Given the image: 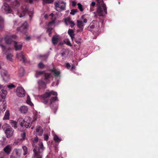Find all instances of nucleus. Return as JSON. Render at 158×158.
Segmentation results:
<instances>
[{"label": "nucleus", "mask_w": 158, "mask_h": 158, "mask_svg": "<svg viewBox=\"0 0 158 158\" xmlns=\"http://www.w3.org/2000/svg\"><path fill=\"white\" fill-rule=\"evenodd\" d=\"M21 136L22 137V139H25V137L26 136V133L25 132H24L22 134H21Z\"/></svg>", "instance_id": "obj_47"}, {"label": "nucleus", "mask_w": 158, "mask_h": 158, "mask_svg": "<svg viewBox=\"0 0 158 158\" xmlns=\"http://www.w3.org/2000/svg\"><path fill=\"white\" fill-rule=\"evenodd\" d=\"M50 71L53 73L55 77H60V73L59 70L55 68H53L52 69H50Z\"/></svg>", "instance_id": "obj_13"}, {"label": "nucleus", "mask_w": 158, "mask_h": 158, "mask_svg": "<svg viewBox=\"0 0 158 158\" xmlns=\"http://www.w3.org/2000/svg\"><path fill=\"white\" fill-rule=\"evenodd\" d=\"M10 113L9 110H7L5 112L4 116L3 118V120L8 119L10 118Z\"/></svg>", "instance_id": "obj_25"}, {"label": "nucleus", "mask_w": 158, "mask_h": 158, "mask_svg": "<svg viewBox=\"0 0 158 158\" xmlns=\"http://www.w3.org/2000/svg\"><path fill=\"white\" fill-rule=\"evenodd\" d=\"M53 139L56 143H59L61 140L60 138H59L56 135L54 136Z\"/></svg>", "instance_id": "obj_27"}, {"label": "nucleus", "mask_w": 158, "mask_h": 158, "mask_svg": "<svg viewBox=\"0 0 158 158\" xmlns=\"http://www.w3.org/2000/svg\"><path fill=\"white\" fill-rule=\"evenodd\" d=\"M12 55L10 53H9L7 54L6 56V58L7 59L11 61L12 60Z\"/></svg>", "instance_id": "obj_31"}, {"label": "nucleus", "mask_w": 158, "mask_h": 158, "mask_svg": "<svg viewBox=\"0 0 158 158\" xmlns=\"http://www.w3.org/2000/svg\"><path fill=\"white\" fill-rule=\"evenodd\" d=\"M53 0H43V3H51L53 2Z\"/></svg>", "instance_id": "obj_34"}, {"label": "nucleus", "mask_w": 158, "mask_h": 158, "mask_svg": "<svg viewBox=\"0 0 158 158\" xmlns=\"http://www.w3.org/2000/svg\"><path fill=\"white\" fill-rule=\"evenodd\" d=\"M60 54L61 56H63L65 55V52H63L61 53Z\"/></svg>", "instance_id": "obj_56"}, {"label": "nucleus", "mask_w": 158, "mask_h": 158, "mask_svg": "<svg viewBox=\"0 0 158 158\" xmlns=\"http://www.w3.org/2000/svg\"><path fill=\"white\" fill-rule=\"evenodd\" d=\"M64 21L65 23L67 25L68 23H70V22H72V21L70 20V18H65L64 19Z\"/></svg>", "instance_id": "obj_37"}, {"label": "nucleus", "mask_w": 158, "mask_h": 158, "mask_svg": "<svg viewBox=\"0 0 158 158\" xmlns=\"http://www.w3.org/2000/svg\"><path fill=\"white\" fill-rule=\"evenodd\" d=\"M55 23V21H52L51 22H50L48 23V26H51L53 24H54Z\"/></svg>", "instance_id": "obj_50"}, {"label": "nucleus", "mask_w": 158, "mask_h": 158, "mask_svg": "<svg viewBox=\"0 0 158 158\" xmlns=\"http://www.w3.org/2000/svg\"><path fill=\"white\" fill-rule=\"evenodd\" d=\"M28 10V8L27 7H26L25 9L23 10V11L20 14L19 17H23V16H24L27 12V11Z\"/></svg>", "instance_id": "obj_30"}, {"label": "nucleus", "mask_w": 158, "mask_h": 158, "mask_svg": "<svg viewBox=\"0 0 158 158\" xmlns=\"http://www.w3.org/2000/svg\"><path fill=\"white\" fill-rule=\"evenodd\" d=\"M30 39V37L29 36L27 37L26 38V40H29Z\"/></svg>", "instance_id": "obj_60"}, {"label": "nucleus", "mask_w": 158, "mask_h": 158, "mask_svg": "<svg viewBox=\"0 0 158 158\" xmlns=\"http://www.w3.org/2000/svg\"><path fill=\"white\" fill-rule=\"evenodd\" d=\"M0 46L2 48L3 51V52H4L5 51V50H6V48H5V46L4 45H2V44H0Z\"/></svg>", "instance_id": "obj_49"}, {"label": "nucleus", "mask_w": 158, "mask_h": 158, "mask_svg": "<svg viewBox=\"0 0 158 158\" xmlns=\"http://www.w3.org/2000/svg\"><path fill=\"white\" fill-rule=\"evenodd\" d=\"M11 5L12 8L14 10L19 11V7L20 6V3L19 0H15V1L11 3Z\"/></svg>", "instance_id": "obj_11"}, {"label": "nucleus", "mask_w": 158, "mask_h": 158, "mask_svg": "<svg viewBox=\"0 0 158 158\" xmlns=\"http://www.w3.org/2000/svg\"><path fill=\"white\" fill-rule=\"evenodd\" d=\"M79 29L77 30V32H81L82 31L83 27H79Z\"/></svg>", "instance_id": "obj_48"}, {"label": "nucleus", "mask_w": 158, "mask_h": 158, "mask_svg": "<svg viewBox=\"0 0 158 158\" xmlns=\"http://www.w3.org/2000/svg\"><path fill=\"white\" fill-rule=\"evenodd\" d=\"M66 44L67 45L70 46H72L69 41H67L66 43Z\"/></svg>", "instance_id": "obj_54"}, {"label": "nucleus", "mask_w": 158, "mask_h": 158, "mask_svg": "<svg viewBox=\"0 0 158 158\" xmlns=\"http://www.w3.org/2000/svg\"><path fill=\"white\" fill-rule=\"evenodd\" d=\"M40 69H42L44 67V65L41 62L38 65Z\"/></svg>", "instance_id": "obj_38"}, {"label": "nucleus", "mask_w": 158, "mask_h": 158, "mask_svg": "<svg viewBox=\"0 0 158 158\" xmlns=\"http://www.w3.org/2000/svg\"><path fill=\"white\" fill-rule=\"evenodd\" d=\"M44 80L47 81L51 78V74L50 73H44Z\"/></svg>", "instance_id": "obj_26"}, {"label": "nucleus", "mask_w": 158, "mask_h": 158, "mask_svg": "<svg viewBox=\"0 0 158 158\" xmlns=\"http://www.w3.org/2000/svg\"><path fill=\"white\" fill-rule=\"evenodd\" d=\"M5 153L3 152H0V158H4Z\"/></svg>", "instance_id": "obj_45"}, {"label": "nucleus", "mask_w": 158, "mask_h": 158, "mask_svg": "<svg viewBox=\"0 0 158 158\" xmlns=\"http://www.w3.org/2000/svg\"><path fill=\"white\" fill-rule=\"evenodd\" d=\"M2 9L6 13H10L11 12V10L8 4L4 3L2 6Z\"/></svg>", "instance_id": "obj_12"}, {"label": "nucleus", "mask_w": 158, "mask_h": 158, "mask_svg": "<svg viewBox=\"0 0 158 158\" xmlns=\"http://www.w3.org/2000/svg\"><path fill=\"white\" fill-rule=\"evenodd\" d=\"M53 30V28L52 27L48 28L47 30V32L48 34V35L50 36L52 34V31Z\"/></svg>", "instance_id": "obj_33"}, {"label": "nucleus", "mask_w": 158, "mask_h": 158, "mask_svg": "<svg viewBox=\"0 0 158 158\" xmlns=\"http://www.w3.org/2000/svg\"><path fill=\"white\" fill-rule=\"evenodd\" d=\"M98 6L97 12L100 16H104L107 14L106 5L103 3V0H97Z\"/></svg>", "instance_id": "obj_2"}, {"label": "nucleus", "mask_w": 158, "mask_h": 158, "mask_svg": "<svg viewBox=\"0 0 158 158\" xmlns=\"http://www.w3.org/2000/svg\"><path fill=\"white\" fill-rule=\"evenodd\" d=\"M16 155L18 156H19L21 154V151L19 149H15V150Z\"/></svg>", "instance_id": "obj_39"}, {"label": "nucleus", "mask_w": 158, "mask_h": 158, "mask_svg": "<svg viewBox=\"0 0 158 158\" xmlns=\"http://www.w3.org/2000/svg\"><path fill=\"white\" fill-rule=\"evenodd\" d=\"M76 3L75 2H74V1L72 2V5L73 6H75L76 5Z\"/></svg>", "instance_id": "obj_55"}, {"label": "nucleus", "mask_w": 158, "mask_h": 158, "mask_svg": "<svg viewBox=\"0 0 158 158\" xmlns=\"http://www.w3.org/2000/svg\"><path fill=\"white\" fill-rule=\"evenodd\" d=\"M95 22V21H94L90 23L88 27V30L92 31L95 28V25L94 24V22Z\"/></svg>", "instance_id": "obj_21"}, {"label": "nucleus", "mask_w": 158, "mask_h": 158, "mask_svg": "<svg viewBox=\"0 0 158 158\" xmlns=\"http://www.w3.org/2000/svg\"><path fill=\"white\" fill-rule=\"evenodd\" d=\"M43 133V130L42 128L40 126L37 127L36 129L35 134L36 136L41 135Z\"/></svg>", "instance_id": "obj_17"}, {"label": "nucleus", "mask_w": 158, "mask_h": 158, "mask_svg": "<svg viewBox=\"0 0 158 158\" xmlns=\"http://www.w3.org/2000/svg\"><path fill=\"white\" fill-rule=\"evenodd\" d=\"M38 83L39 85L42 87L45 88L46 85V83L43 80H40L38 81Z\"/></svg>", "instance_id": "obj_24"}, {"label": "nucleus", "mask_w": 158, "mask_h": 158, "mask_svg": "<svg viewBox=\"0 0 158 158\" xmlns=\"http://www.w3.org/2000/svg\"><path fill=\"white\" fill-rule=\"evenodd\" d=\"M19 110L21 113L25 114L28 112V108L26 106H22L20 108Z\"/></svg>", "instance_id": "obj_19"}, {"label": "nucleus", "mask_w": 158, "mask_h": 158, "mask_svg": "<svg viewBox=\"0 0 158 158\" xmlns=\"http://www.w3.org/2000/svg\"><path fill=\"white\" fill-rule=\"evenodd\" d=\"M87 21V20L86 19H85L83 20V22L84 23H86Z\"/></svg>", "instance_id": "obj_58"}, {"label": "nucleus", "mask_w": 158, "mask_h": 158, "mask_svg": "<svg viewBox=\"0 0 158 158\" xmlns=\"http://www.w3.org/2000/svg\"><path fill=\"white\" fill-rule=\"evenodd\" d=\"M12 150V147L10 145L6 146L3 149V151L7 154H9Z\"/></svg>", "instance_id": "obj_18"}, {"label": "nucleus", "mask_w": 158, "mask_h": 158, "mask_svg": "<svg viewBox=\"0 0 158 158\" xmlns=\"http://www.w3.org/2000/svg\"><path fill=\"white\" fill-rule=\"evenodd\" d=\"M20 69H21L23 70V67H21Z\"/></svg>", "instance_id": "obj_64"}, {"label": "nucleus", "mask_w": 158, "mask_h": 158, "mask_svg": "<svg viewBox=\"0 0 158 158\" xmlns=\"http://www.w3.org/2000/svg\"><path fill=\"white\" fill-rule=\"evenodd\" d=\"M38 145L39 147L38 150L36 148H35L33 150L34 158H42V157L41 154L43 152L44 148L42 142H39Z\"/></svg>", "instance_id": "obj_4"}, {"label": "nucleus", "mask_w": 158, "mask_h": 158, "mask_svg": "<svg viewBox=\"0 0 158 158\" xmlns=\"http://www.w3.org/2000/svg\"><path fill=\"white\" fill-rule=\"evenodd\" d=\"M3 18L0 16V29H2L3 27Z\"/></svg>", "instance_id": "obj_29"}, {"label": "nucleus", "mask_w": 158, "mask_h": 158, "mask_svg": "<svg viewBox=\"0 0 158 158\" xmlns=\"http://www.w3.org/2000/svg\"><path fill=\"white\" fill-rule=\"evenodd\" d=\"M1 74L3 77V80L6 82H8L9 78V75L7 71L5 70H2L1 71Z\"/></svg>", "instance_id": "obj_10"}, {"label": "nucleus", "mask_w": 158, "mask_h": 158, "mask_svg": "<svg viewBox=\"0 0 158 158\" xmlns=\"http://www.w3.org/2000/svg\"><path fill=\"white\" fill-rule=\"evenodd\" d=\"M68 33L71 37V39L73 40V39L74 38L75 35L73 30L72 29H69L68 31Z\"/></svg>", "instance_id": "obj_20"}, {"label": "nucleus", "mask_w": 158, "mask_h": 158, "mask_svg": "<svg viewBox=\"0 0 158 158\" xmlns=\"http://www.w3.org/2000/svg\"><path fill=\"white\" fill-rule=\"evenodd\" d=\"M17 95L19 97H22L25 95V91L23 88L21 87H18L16 90Z\"/></svg>", "instance_id": "obj_9"}, {"label": "nucleus", "mask_w": 158, "mask_h": 158, "mask_svg": "<svg viewBox=\"0 0 158 158\" xmlns=\"http://www.w3.org/2000/svg\"><path fill=\"white\" fill-rule=\"evenodd\" d=\"M44 140L45 141H47L48 139L49 136L48 135L45 134L44 135Z\"/></svg>", "instance_id": "obj_46"}, {"label": "nucleus", "mask_w": 158, "mask_h": 158, "mask_svg": "<svg viewBox=\"0 0 158 158\" xmlns=\"http://www.w3.org/2000/svg\"><path fill=\"white\" fill-rule=\"evenodd\" d=\"M58 41V37L56 36H53L52 38V44L54 45H56Z\"/></svg>", "instance_id": "obj_22"}, {"label": "nucleus", "mask_w": 158, "mask_h": 158, "mask_svg": "<svg viewBox=\"0 0 158 158\" xmlns=\"http://www.w3.org/2000/svg\"><path fill=\"white\" fill-rule=\"evenodd\" d=\"M44 72H45L44 71H37L36 73V75H41L42 74H44Z\"/></svg>", "instance_id": "obj_43"}, {"label": "nucleus", "mask_w": 158, "mask_h": 158, "mask_svg": "<svg viewBox=\"0 0 158 158\" xmlns=\"http://www.w3.org/2000/svg\"><path fill=\"white\" fill-rule=\"evenodd\" d=\"M2 128L7 138H10L13 135L14 131L8 124H5L2 126Z\"/></svg>", "instance_id": "obj_5"}, {"label": "nucleus", "mask_w": 158, "mask_h": 158, "mask_svg": "<svg viewBox=\"0 0 158 158\" xmlns=\"http://www.w3.org/2000/svg\"><path fill=\"white\" fill-rule=\"evenodd\" d=\"M77 25L79 27H83L84 25L82 21L78 20H77Z\"/></svg>", "instance_id": "obj_28"}, {"label": "nucleus", "mask_w": 158, "mask_h": 158, "mask_svg": "<svg viewBox=\"0 0 158 158\" xmlns=\"http://www.w3.org/2000/svg\"><path fill=\"white\" fill-rule=\"evenodd\" d=\"M26 102L29 105L31 106H32L33 104L31 102L29 96H28Z\"/></svg>", "instance_id": "obj_32"}, {"label": "nucleus", "mask_w": 158, "mask_h": 158, "mask_svg": "<svg viewBox=\"0 0 158 158\" xmlns=\"http://www.w3.org/2000/svg\"><path fill=\"white\" fill-rule=\"evenodd\" d=\"M6 106H4V107H3L4 111V110H5V109H6Z\"/></svg>", "instance_id": "obj_63"}, {"label": "nucleus", "mask_w": 158, "mask_h": 158, "mask_svg": "<svg viewBox=\"0 0 158 158\" xmlns=\"http://www.w3.org/2000/svg\"><path fill=\"white\" fill-rule=\"evenodd\" d=\"M70 65L69 63H67L66 64V67L68 69H69L70 68Z\"/></svg>", "instance_id": "obj_53"}, {"label": "nucleus", "mask_w": 158, "mask_h": 158, "mask_svg": "<svg viewBox=\"0 0 158 158\" xmlns=\"http://www.w3.org/2000/svg\"><path fill=\"white\" fill-rule=\"evenodd\" d=\"M95 3L94 2H92V3L91 4L90 6H92V7H93L94 6H95ZM90 10L91 11H92L93 10L92 9V7H91Z\"/></svg>", "instance_id": "obj_44"}, {"label": "nucleus", "mask_w": 158, "mask_h": 158, "mask_svg": "<svg viewBox=\"0 0 158 158\" xmlns=\"http://www.w3.org/2000/svg\"><path fill=\"white\" fill-rule=\"evenodd\" d=\"M23 149L24 151V155H26L27 153V148L26 146H24L23 147Z\"/></svg>", "instance_id": "obj_40"}, {"label": "nucleus", "mask_w": 158, "mask_h": 158, "mask_svg": "<svg viewBox=\"0 0 158 158\" xmlns=\"http://www.w3.org/2000/svg\"><path fill=\"white\" fill-rule=\"evenodd\" d=\"M2 40V37H1V35H0V42H1Z\"/></svg>", "instance_id": "obj_61"}, {"label": "nucleus", "mask_w": 158, "mask_h": 158, "mask_svg": "<svg viewBox=\"0 0 158 158\" xmlns=\"http://www.w3.org/2000/svg\"><path fill=\"white\" fill-rule=\"evenodd\" d=\"M38 137L36 136V137H35L34 140H33V142L34 143H36L38 141Z\"/></svg>", "instance_id": "obj_51"}, {"label": "nucleus", "mask_w": 158, "mask_h": 158, "mask_svg": "<svg viewBox=\"0 0 158 158\" xmlns=\"http://www.w3.org/2000/svg\"><path fill=\"white\" fill-rule=\"evenodd\" d=\"M70 23L71 24L70 26L71 27V28H73L75 25V23L72 21V22H70Z\"/></svg>", "instance_id": "obj_52"}, {"label": "nucleus", "mask_w": 158, "mask_h": 158, "mask_svg": "<svg viewBox=\"0 0 158 158\" xmlns=\"http://www.w3.org/2000/svg\"><path fill=\"white\" fill-rule=\"evenodd\" d=\"M81 38H79L78 39H76L75 40V42L76 43L78 44H80L81 43Z\"/></svg>", "instance_id": "obj_41"}, {"label": "nucleus", "mask_w": 158, "mask_h": 158, "mask_svg": "<svg viewBox=\"0 0 158 158\" xmlns=\"http://www.w3.org/2000/svg\"><path fill=\"white\" fill-rule=\"evenodd\" d=\"M77 5L78 6V8L80 11H82L83 10V9L82 8V6L81 4L80 3H78L77 4Z\"/></svg>", "instance_id": "obj_36"}, {"label": "nucleus", "mask_w": 158, "mask_h": 158, "mask_svg": "<svg viewBox=\"0 0 158 158\" xmlns=\"http://www.w3.org/2000/svg\"><path fill=\"white\" fill-rule=\"evenodd\" d=\"M17 38V36L15 35H7L5 38V42L6 44H13V42H15L13 40Z\"/></svg>", "instance_id": "obj_7"}, {"label": "nucleus", "mask_w": 158, "mask_h": 158, "mask_svg": "<svg viewBox=\"0 0 158 158\" xmlns=\"http://www.w3.org/2000/svg\"><path fill=\"white\" fill-rule=\"evenodd\" d=\"M7 92L6 90L3 89L0 92V101H3L6 97Z\"/></svg>", "instance_id": "obj_15"}, {"label": "nucleus", "mask_w": 158, "mask_h": 158, "mask_svg": "<svg viewBox=\"0 0 158 158\" xmlns=\"http://www.w3.org/2000/svg\"><path fill=\"white\" fill-rule=\"evenodd\" d=\"M3 85L0 84V89H2V88Z\"/></svg>", "instance_id": "obj_62"}, {"label": "nucleus", "mask_w": 158, "mask_h": 158, "mask_svg": "<svg viewBox=\"0 0 158 158\" xmlns=\"http://www.w3.org/2000/svg\"><path fill=\"white\" fill-rule=\"evenodd\" d=\"M28 2L31 4L33 2L32 0H28Z\"/></svg>", "instance_id": "obj_59"}, {"label": "nucleus", "mask_w": 158, "mask_h": 158, "mask_svg": "<svg viewBox=\"0 0 158 158\" xmlns=\"http://www.w3.org/2000/svg\"><path fill=\"white\" fill-rule=\"evenodd\" d=\"M75 66L74 64L72 65V67L71 68V70H72L75 68Z\"/></svg>", "instance_id": "obj_57"}, {"label": "nucleus", "mask_w": 158, "mask_h": 158, "mask_svg": "<svg viewBox=\"0 0 158 158\" xmlns=\"http://www.w3.org/2000/svg\"><path fill=\"white\" fill-rule=\"evenodd\" d=\"M57 92L53 90L49 92H46L44 94L41 96L42 102L45 104H47L49 100L48 98L51 97V98L49 100V105L51 109L55 110V113L57 109L56 105L54 103L56 101H58V98L57 96Z\"/></svg>", "instance_id": "obj_1"}, {"label": "nucleus", "mask_w": 158, "mask_h": 158, "mask_svg": "<svg viewBox=\"0 0 158 158\" xmlns=\"http://www.w3.org/2000/svg\"><path fill=\"white\" fill-rule=\"evenodd\" d=\"M28 27L27 23L25 21L21 26L20 27L18 28L17 30L22 32L25 33L27 31Z\"/></svg>", "instance_id": "obj_8"}, {"label": "nucleus", "mask_w": 158, "mask_h": 158, "mask_svg": "<svg viewBox=\"0 0 158 158\" xmlns=\"http://www.w3.org/2000/svg\"><path fill=\"white\" fill-rule=\"evenodd\" d=\"M77 9H72L71 10L70 14L73 15H75V14L77 12Z\"/></svg>", "instance_id": "obj_35"}, {"label": "nucleus", "mask_w": 158, "mask_h": 158, "mask_svg": "<svg viewBox=\"0 0 158 158\" xmlns=\"http://www.w3.org/2000/svg\"><path fill=\"white\" fill-rule=\"evenodd\" d=\"M14 47L16 50L17 51L21 49L22 47V44L20 43H17L16 42H13Z\"/></svg>", "instance_id": "obj_16"}, {"label": "nucleus", "mask_w": 158, "mask_h": 158, "mask_svg": "<svg viewBox=\"0 0 158 158\" xmlns=\"http://www.w3.org/2000/svg\"><path fill=\"white\" fill-rule=\"evenodd\" d=\"M7 87L8 88L10 89H11L15 87V86L13 84H10V85H7Z\"/></svg>", "instance_id": "obj_42"}, {"label": "nucleus", "mask_w": 158, "mask_h": 158, "mask_svg": "<svg viewBox=\"0 0 158 158\" xmlns=\"http://www.w3.org/2000/svg\"><path fill=\"white\" fill-rule=\"evenodd\" d=\"M10 123L12 127H14L15 129H16L17 128V122L16 121L13 120H10Z\"/></svg>", "instance_id": "obj_23"}, {"label": "nucleus", "mask_w": 158, "mask_h": 158, "mask_svg": "<svg viewBox=\"0 0 158 158\" xmlns=\"http://www.w3.org/2000/svg\"><path fill=\"white\" fill-rule=\"evenodd\" d=\"M16 56L19 59H20V61H22L23 63L26 62L27 61V59L25 58L22 52L17 54Z\"/></svg>", "instance_id": "obj_14"}, {"label": "nucleus", "mask_w": 158, "mask_h": 158, "mask_svg": "<svg viewBox=\"0 0 158 158\" xmlns=\"http://www.w3.org/2000/svg\"><path fill=\"white\" fill-rule=\"evenodd\" d=\"M18 121L21 127L24 126L26 128H29L31 126L32 124V120L29 117H26L23 119L22 118H19Z\"/></svg>", "instance_id": "obj_3"}, {"label": "nucleus", "mask_w": 158, "mask_h": 158, "mask_svg": "<svg viewBox=\"0 0 158 158\" xmlns=\"http://www.w3.org/2000/svg\"><path fill=\"white\" fill-rule=\"evenodd\" d=\"M56 10L57 11H63L65 10L66 3L63 2L58 1L54 3Z\"/></svg>", "instance_id": "obj_6"}]
</instances>
